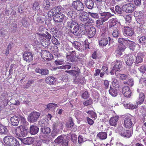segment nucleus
<instances>
[{
	"instance_id": "nucleus-1",
	"label": "nucleus",
	"mask_w": 146,
	"mask_h": 146,
	"mask_svg": "<svg viewBox=\"0 0 146 146\" xmlns=\"http://www.w3.org/2000/svg\"><path fill=\"white\" fill-rule=\"evenodd\" d=\"M66 26L76 36L80 35V31L82 32V34H84L87 32L85 25H84L81 23L79 26L77 22L72 20L68 21L67 23Z\"/></svg>"
},
{
	"instance_id": "nucleus-2",
	"label": "nucleus",
	"mask_w": 146,
	"mask_h": 146,
	"mask_svg": "<svg viewBox=\"0 0 146 146\" xmlns=\"http://www.w3.org/2000/svg\"><path fill=\"white\" fill-rule=\"evenodd\" d=\"M28 130L22 125L17 127L12 131L16 137H24L28 133Z\"/></svg>"
},
{
	"instance_id": "nucleus-3",
	"label": "nucleus",
	"mask_w": 146,
	"mask_h": 146,
	"mask_svg": "<svg viewBox=\"0 0 146 146\" xmlns=\"http://www.w3.org/2000/svg\"><path fill=\"white\" fill-rule=\"evenodd\" d=\"M39 36V38L40 42L42 45L46 46L49 45L50 43V39L51 38V36L49 34L46 35L45 34H40L37 33Z\"/></svg>"
},
{
	"instance_id": "nucleus-4",
	"label": "nucleus",
	"mask_w": 146,
	"mask_h": 146,
	"mask_svg": "<svg viewBox=\"0 0 146 146\" xmlns=\"http://www.w3.org/2000/svg\"><path fill=\"white\" fill-rule=\"evenodd\" d=\"M63 126L62 123L60 121L54 123L52 125L53 131L52 133V137H54L58 134L60 129H62Z\"/></svg>"
},
{
	"instance_id": "nucleus-5",
	"label": "nucleus",
	"mask_w": 146,
	"mask_h": 146,
	"mask_svg": "<svg viewBox=\"0 0 146 146\" xmlns=\"http://www.w3.org/2000/svg\"><path fill=\"white\" fill-rule=\"evenodd\" d=\"M74 69L76 70L66 71V72L69 73L72 76H76L75 78L74 82L75 83L77 84L80 81V76H79L80 73V70L77 67H74Z\"/></svg>"
},
{
	"instance_id": "nucleus-6",
	"label": "nucleus",
	"mask_w": 146,
	"mask_h": 146,
	"mask_svg": "<svg viewBox=\"0 0 146 146\" xmlns=\"http://www.w3.org/2000/svg\"><path fill=\"white\" fill-rule=\"evenodd\" d=\"M105 32L103 33L98 39L99 44L100 46H106L108 43V40L105 35Z\"/></svg>"
},
{
	"instance_id": "nucleus-7",
	"label": "nucleus",
	"mask_w": 146,
	"mask_h": 146,
	"mask_svg": "<svg viewBox=\"0 0 146 146\" xmlns=\"http://www.w3.org/2000/svg\"><path fill=\"white\" fill-rule=\"evenodd\" d=\"M40 115V113L37 112L33 111L31 113L28 117V120L31 123L36 121Z\"/></svg>"
},
{
	"instance_id": "nucleus-8",
	"label": "nucleus",
	"mask_w": 146,
	"mask_h": 146,
	"mask_svg": "<svg viewBox=\"0 0 146 146\" xmlns=\"http://www.w3.org/2000/svg\"><path fill=\"white\" fill-rule=\"evenodd\" d=\"M72 6L74 9L79 11L83 10L84 9L83 3L79 0L73 1Z\"/></svg>"
},
{
	"instance_id": "nucleus-9",
	"label": "nucleus",
	"mask_w": 146,
	"mask_h": 146,
	"mask_svg": "<svg viewBox=\"0 0 146 146\" xmlns=\"http://www.w3.org/2000/svg\"><path fill=\"white\" fill-rule=\"evenodd\" d=\"M135 9V7L133 3H131L124 5L122 7V9L126 13H132Z\"/></svg>"
},
{
	"instance_id": "nucleus-10",
	"label": "nucleus",
	"mask_w": 146,
	"mask_h": 146,
	"mask_svg": "<svg viewBox=\"0 0 146 146\" xmlns=\"http://www.w3.org/2000/svg\"><path fill=\"white\" fill-rule=\"evenodd\" d=\"M122 65V62L119 60H116L115 62V65L113 68V69L111 71V74L113 75L117 71L119 70L121 68Z\"/></svg>"
},
{
	"instance_id": "nucleus-11",
	"label": "nucleus",
	"mask_w": 146,
	"mask_h": 146,
	"mask_svg": "<svg viewBox=\"0 0 146 146\" xmlns=\"http://www.w3.org/2000/svg\"><path fill=\"white\" fill-rule=\"evenodd\" d=\"M61 11L60 7H55L51 10L48 11V15L49 17H51L54 16L56 14L59 13Z\"/></svg>"
},
{
	"instance_id": "nucleus-12",
	"label": "nucleus",
	"mask_w": 146,
	"mask_h": 146,
	"mask_svg": "<svg viewBox=\"0 0 146 146\" xmlns=\"http://www.w3.org/2000/svg\"><path fill=\"white\" fill-rule=\"evenodd\" d=\"M134 34V31L133 29L128 27H124L123 34L125 36H132Z\"/></svg>"
},
{
	"instance_id": "nucleus-13",
	"label": "nucleus",
	"mask_w": 146,
	"mask_h": 146,
	"mask_svg": "<svg viewBox=\"0 0 146 146\" xmlns=\"http://www.w3.org/2000/svg\"><path fill=\"white\" fill-rule=\"evenodd\" d=\"M129 42L127 44L129 45V47L130 50L132 51H137L140 49V45L137 43H136L133 42L129 40Z\"/></svg>"
},
{
	"instance_id": "nucleus-14",
	"label": "nucleus",
	"mask_w": 146,
	"mask_h": 146,
	"mask_svg": "<svg viewBox=\"0 0 146 146\" xmlns=\"http://www.w3.org/2000/svg\"><path fill=\"white\" fill-rule=\"evenodd\" d=\"M124 59L126 64L129 66L131 65L134 61L133 57L131 54L125 56Z\"/></svg>"
},
{
	"instance_id": "nucleus-15",
	"label": "nucleus",
	"mask_w": 146,
	"mask_h": 146,
	"mask_svg": "<svg viewBox=\"0 0 146 146\" xmlns=\"http://www.w3.org/2000/svg\"><path fill=\"white\" fill-rule=\"evenodd\" d=\"M122 93L123 95L126 97L129 98L131 96V91L130 88L127 86H125L123 88Z\"/></svg>"
},
{
	"instance_id": "nucleus-16",
	"label": "nucleus",
	"mask_w": 146,
	"mask_h": 146,
	"mask_svg": "<svg viewBox=\"0 0 146 146\" xmlns=\"http://www.w3.org/2000/svg\"><path fill=\"white\" fill-rule=\"evenodd\" d=\"M89 16V13L85 11L80 12L79 14V19L82 22H85L88 20Z\"/></svg>"
},
{
	"instance_id": "nucleus-17",
	"label": "nucleus",
	"mask_w": 146,
	"mask_h": 146,
	"mask_svg": "<svg viewBox=\"0 0 146 146\" xmlns=\"http://www.w3.org/2000/svg\"><path fill=\"white\" fill-rule=\"evenodd\" d=\"M64 19V16L61 13L59 12L53 17L54 21L56 23H60L62 22Z\"/></svg>"
},
{
	"instance_id": "nucleus-18",
	"label": "nucleus",
	"mask_w": 146,
	"mask_h": 146,
	"mask_svg": "<svg viewBox=\"0 0 146 146\" xmlns=\"http://www.w3.org/2000/svg\"><path fill=\"white\" fill-rule=\"evenodd\" d=\"M99 4L100 6L98 5V7L101 10L103 9H109L111 6V2L109 1H107L106 2H100Z\"/></svg>"
},
{
	"instance_id": "nucleus-19",
	"label": "nucleus",
	"mask_w": 146,
	"mask_h": 146,
	"mask_svg": "<svg viewBox=\"0 0 146 146\" xmlns=\"http://www.w3.org/2000/svg\"><path fill=\"white\" fill-rule=\"evenodd\" d=\"M23 57L24 60L30 62L33 60V55L30 52H24Z\"/></svg>"
},
{
	"instance_id": "nucleus-20",
	"label": "nucleus",
	"mask_w": 146,
	"mask_h": 146,
	"mask_svg": "<svg viewBox=\"0 0 146 146\" xmlns=\"http://www.w3.org/2000/svg\"><path fill=\"white\" fill-rule=\"evenodd\" d=\"M100 14L102 17L101 20L102 22L107 21L112 16V15L109 12L101 13H100Z\"/></svg>"
},
{
	"instance_id": "nucleus-21",
	"label": "nucleus",
	"mask_w": 146,
	"mask_h": 146,
	"mask_svg": "<svg viewBox=\"0 0 146 146\" xmlns=\"http://www.w3.org/2000/svg\"><path fill=\"white\" fill-rule=\"evenodd\" d=\"M124 126L126 128H130L133 126V123L129 117H126L124 121Z\"/></svg>"
},
{
	"instance_id": "nucleus-22",
	"label": "nucleus",
	"mask_w": 146,
	"mask_h": 146,
	"mask_svg": "<svg viewBox=\"0 0 146 146\" xmlns=\"http://www.w3.org/2000/svg\"><path fill=\"white\" fill-rule=\"evenodd\" d=\"M14 138L11 136H6L4 138V142L7 146H10Z\"/></svg>"
},
{
	"instance_id": "nucleus-23",
	"label": "nucleus",
	"mask_w": 146,
	"mask_h": 146,
	"mask_svg": "<svg viewBox=\"0 0 146 146\" xmlns=\"http://www.w3.org/2000/svg\"><path fill=\"white\" fill-rule=\"evenodd\" d=\"M42 58L50 60L52 58V56H51L50 52L47 50H43L42 51L41 54Z\"/></svg>"
},
{
	"instance_id": "nucleus-24",
	"label": "nucleus",
	"mask_w": 146,
	"mask_h": 146,
	"mask_svg": "<svg viewBox=\"0 0 146 146\" xmlns=\"http://www.w3.org/2000/svg\"><path fill=\"white\" fill-rule=\"evenodd\" d=\"M96 32V29L94 27H91L88 29L87 34L89 38L93 37L95 35Z\"/></svg>"
},
{
	"instance_id": "nucleus-25",
	"label": "nucleus",
	"mask_w": 146,
	"mask_h": 146,
	"mask_svg": "<svg viewBox=\"0 0 146 146\" xmlns=\"http://www.w3.org/2000/svg\"><path fill=\"white\" fill-rule=\"evenodd\" d=\"M20 139L23 143L25 144L30 145L32 144L34 141V139L32 137L20 138Z\"/></svg>"
},
{
	"instance_id": "nucleus-26",
	"label": "nucleus",
	"mask_w": 146,
	"mask_h": 146,
	"mask_svg": "<svg viewBox=\"0 0 146 146\" xmlns=\"http://www.w3.org/2000/svg\"><path fill=\"white\" fill-rule=\"evenodd\" d=\"M119 119V117L118 116L111 117L109 121L110 125L111 126H115L117 124Z\"/></svg>"
},
{
	"instance_id": "nucleus-27",
	"label": "nucleus",
	"mask_w": 146,
	"mask_h": 146,
	"mask_svg": "<svg viewBox=\"0 0 146 146\" xmlns=\"http://www.w3.org/2000/svg\"><path fill=\"white\" fill-rule=\"evenodd\" d=\"M39 128L36 125H32L30 127L29 133L32 135H35L38 131Z\"/></svg>"
},
{
	"instance_id": "nucleus-28",
	"label": "nucleus",
	"mask_w": 146,
	"mask_h": 146,
	"mask_svg": "<svg viewBox=\"0 0 146 146\" xmlns=\"http://www.w3.org/2000/svg\"><path fill=\"white\" fill-rule=\"evenodd\" d=\"M144 56L141 53H138L136 56V63L138 64L141 62L143 60Z\"/></svg>"
},
{
	"instance_id": "nucleus-29",
	"label": "nucleus",
	"mask_w": 146,
	"mask_h": 146,
	"mask_svg": "<svg viewBox=\"0 0 146 146\" xmlns=\"http://www.w3.org/2000/svg\"><path fill=\"white\" fill-rule=\"evenodd\" d=\"M19 118L16 116H14L11 118V124L14 126L18 125L19 121Z\"/></svg>"
},
{
	"instance_id": "nucleus-30",
	"label": "nucleus",
	"mask_w": 146,
	"mask_h": 146,
	"mask_svg": "<svg viewBox=\"0 0 146 146\" xmlns=\"http://www.w3.org/2000/svg\"><path fill=\"white\" fill-rule=\"evenodd\" d=\"M85 4L89 9H91L93 8L94 3L92 0H85Z\"/></svg>"
},
{
	"instance_id": "nucleus-31",
	"label": "nucleus",
	"mask_w": 146,
	"mask_h": 146,
	"mask_svg": "<svg viewBox=\"0 0 146 146\" xmlns=\"http://www.w3.org/2000/svg\"><path fill=\"white\" fill-rule=\"evenodd\" d=\"M56 80V79L53 77H47L46 79V82L50 85L54 84Z\"/></svg>"
},
{
	"instance_id": "nucleus-32",
	"label": "nucleus",
	"mask_w": 146,
	"mask_h": 146,
	"mask_svg": "<svg viewBox=\"0 0 146 146\" xmlns=\"http://www.w3.org/2000/svg\"><path fill=\"white\" fill-rule=\"evenodd\" d=\"M72 44L73 46L78 50L81 51L82 50V45L80 42L74 41L73 42Z\"/></svg>"
},
{
	"instance_id": "nucleus-33",
	"label": "nucleus",
	"mask_w": 146,
	"mask_h": 146,
	"mask_svg": "<svg viewBox=\"0 0 146 146\" xmlns=\"http://www.w3.org/2000/svg\"><path fill=\"white\" fill-rule=\"evenodd\" d=\"M97 136L101 140L106 139L107 137V135L106 132H101L98 133Z\"/></svg>"
},
{
	"instance_id": "nucleus-34",
	"label": "nucleus",
	"mask_w": 146,
	"mask_h": 146,
	"mask_svg": "<svg viewBox=\"0 0 146 146\" xmlns=\"http://www.w3.org/2000/svg\"><path fill=\"white\" fill-rule=\"evenodd\" d=\"M145 99L144 94L142 93H141L139 94V98L136 102L137 105H140L142 104Z\"/></svg>"
},
{
	"instance_id": "nucleus-35",
	"label": "nucleus",
	"mask_w": 146,
	"mask_h": 146,
	"mask_svg": "<svg viewBox=\"0 0 146 146\" xmlns=\"http://www.w3.org/2000/svg\"><path fill=\"white\" fill-rule=\"evenodd\" d=\"M68 16L72 19H75L77 17V13L75 11L71 10L69 11L68 13Z\"/></svg>"
},
{
	"instance_id": "nucleus-36",
	"label": "nucleus",
	"mask_w": 146,
	"mask_h": 146,
	"mask_svg": "<svg viewBox=\"0 0 146 146\" xmlns=\"http://www.w3.org/2000/svg\"><path fill=\"white\" fill-rule=\"evenodd\" d=\"M65 140V138L62 136H58L54 140V142L57 144H61Z\"/></svg>"
},
{
	"instance_id": "nucleus-37",
	"label": "nucleus",
	"mask_w": 146,
	"mask_h": 146,
	"mask_svg": "<svg viewBox=\"0 0 146 146\" xmlns=\"http://www.w3.org/2000/svg\"><path fill=\"white\" fill-rule=\"evenodd\" d=\"M117 90L116 89H114L111 86L110 87V89L109 90V93L112 96L115 97L117 95Z\"/></svg>"
},
{
	"instance_id": "nucleus-38",
	"label": "nucleus",
	"mask_w": 146,
	"mask_h": 146,
	"mask_svg": "<svg viewBox=\"0 0 146 146\" xmlns=\"http://www.w3.org/2000/svg\"><path fill=\"white\" fill-rule=\"evenodd\" d=\"M7 132L8 130L7 127L4 125L0 124V133L2 134H5Z\"/></svg>"
},
{
	"instance_id": "nucleus-39",
	"label": "nucleus",
	"mask_w": 146,
	"mask_h": 146,
	"mask_svg": "<svg viewBox=\"0 0 146 146\" xmlns=\"http://www.w3.org/2000/svg\"><path fill=\"white\" fill-rule=\"evenodd\" d=\"M50 7L49 2L48 0H44L43 3V7L46 10L48 9Z\"/></svg>"
},
{
	"instance_id": "nucleus-40",
	"label": "nucleus",
	"mask_w": 146,
	"mask_h": 146,
	"mask_svg": "<svg viewBox=\"0 0 146 146\" xmlns=\"http://www.w3.org/2000/svg\"><path fill=\"white\" fill-rule=\"evenodd\" d=\"M129 42V40L125 39L123 38H119L118 39L119 44H127Z\"/></svg>"
},
{
	"instance_id": "nucleus-41",
	"label": "nucleus",
	"mask_w": 146,
	"mask_h": 146,
	"mask_svg": "<svg viewBox=\"0 0 146 146\" xmlns=\"http://www.w3.org/2000/svg\"><path fill=\"white\" fill-rule=\"evenodd\" d=\"M118 21L116 19H112L109 21L110 25L109 27H111L115 25L117 23Z\"/></svg>"
},
{
	"instance_id": "nucleus-42",
	"label": "nucleus",
	"mask_w": 146,
	"mask_h": 146,
	"mask_svg": "<svg viewBox=\"0 0 146 146\" xmlns=\"http://www.w3.org/2000/svg\"><path fill=\"white\" fill-rule=\"evenodd\" d=\"M84 114L82 112L78 111L76 114V117L77 119H82L84 116Z\"/></svg>"
},
{
	"instance_id": "nucleus-43",
	"label": "nucleus",
	"mask_w": 146,
	"mask_h": 146,
	"mask_svg": "<svg viewBox=\"0 0 146 146\" xmlns=\"http://www.w3.org/2000/svg\"><path fill=\"white\" fill-rule=\"evenodd\" d=\"M139 42L142 45H144L146 43V37L142 36L138 38Z\"/></svg>"
},
{
	"instance_id": "nucleus-44",
	"label": "nucleus",
	"mask_w": 146,
	"mask_h": 146,
	"mask_svg": "<svg viewBox=\"0 0 146 146\" xmlns=\"http://www.w3.org/2000/svg\"><path fill=\"white\" fill-rule=\"evenodd\" d=\"M112 86H111V87H112V88L115 89H116L117 90L118 89L119 87V85L118 82L117 80L115 79L112 82Z\"/></svg>"
},
{
	"instance_id": "nucleus-45",
	"label": "nucleus",
	"mask_w": 146,
	"mask_h": 146,
	"mask_svg": "<svg viewBox=\"0 0 146 146\" xmlns=\"http://www.w3.org/2000/svg\"><path fill=\"white\" fill-rule=\"evenodd\" d=\"M41 131L43 133L46 134L50 132V129L48 127H42L41 128Z\"/></svg>"
},
{
	"instance_id": "nucleus-46",
	"label": "nucleus",
	"mask_w": 146,
	"mask_h": 146,
	"mask_svg": "<svg viewBox=\"0 0 146 146\" xmlns=\"http://www.w3.org/2000/svg\"><path fill=\"white\" fill-rule=\"evenodd\" d=\"M132 134L131 131L129 130H125L122 136L129 138L131 136Z\"/></svg>"
},
{
	"instance_id": "nucleus-47",
	"label": "nucleus",
	"mask_w": 146,
	"mask_h": 146,
	"mask_svg": "<svg viewBox=\"0 0 146 146\" xmlns=\"http://www.w3.org/2000/svg\"><path fill=\"white\" fill-rule=\"evenodd\" d=\"M57 106V104L54 103H51L48 104L47 105V108L49 110H54L55 109Z\"/></svg>"
},
{
	"instance_id": "nucleus-48",
	"label": "nucleus",
	"mask_w": 146,
	"mask_h": 146,
	"mask_svg": "<svg viewBox=\"0 0 146 146\" xmlns=\"http://www.w3.org/2000/svg\"><path fill=\"white\" fill-rule=\"evenodd\" d=\"M116 132L119 133L121 136L125 131V130L123 128L122 126L119 127L116 129Z\"/></svg>"
},
{
	"instance_id": "nucleus-49",
	"label": "nucleus",
	"mask_w": 146,
	"mask_h": 146,
	"mask_svg": "<svg viewBox=\"0 0 146 146\" xmlns=\"http://www.w3.org/2000/svg\"><path fill=\"white\" fill-rule=\"evenodd\" d=\"M119 31L118 29L115 28L113 29L112 35L113 37H117L119 35Z\"/></svg>"
},
{
	"instance_id": "nucleus-50",
	"label": "nucleus",
	"mask_w": 146,
	"mask_h": 146,
	"mask_svg": "<svg viewBox=\"0 0 146 146\" xmlns=\"http://www.w3.org/2000/svg\"><path fill=\"white\" fill-rule=\"evenodd\" d=\"M124 84H127L130 86H132L134 84L133 80L132 79H129L127 82H124Z\"/></svg>"
},
{
	"instance_id": "nucleus-51",
	"label": "nucleus",
	"mask_w": 146,
	"mask_h": 146,
	"mask_svg": "<svg viewBox=\"0 0 146 146\" xmlns=\"http://www.w3.org/2000/svg\"><path fill=\"white\" fill-rule=\"evenodd\" d=\"M10 146H19V143L17 140L14 138Z\"/></svg>"
},
{
	"instance_id": "nucleus-52",
	"label": "nucleus",
	"mask_w": 146,
	"mask_h": 146,
	"mask_svg": "<svg viewBox=\"0 0 146 146\" xmlns=\"http://www.w3.org/2000/svg\"><path fill=\"white\" fill-rule=\"evenodd\" d=\"M126 48V47L124 44H119L117 48L121 51L123 52Z\"/></svg>"
},
{
	"instance_id": "nucleus-53",
	"label": "nucleus",
	"mask_w": 146,
	"mask_h": 146,
	"mask_svg": "<svg viewBox=\"0 0 146 146\" xmlns=\"http://www.w3.org/2000/svg\"><path fill=\"white\" fill-rule=\"evenodd\" d=\"M64 61V60L63 59L58 60H55L54 63L57 65H62L63 64Z\"/></svg>"
},
{
	"instance_id": "nucleus-54",
	"label": "nucleus",
	"mask_w": 146,
	"mask_h": 146,
	"mask_svg": "<svg viewBox=\"0 0 146 146\" xmlns=\"http://www.w3.org/2000/svg\"><path fill=\"white\" fill-rule=\"evenodd\" d=\"M22 23L23 25L25 27H27L29 25V23L27 21L25 18H23L22 19Z\"/></svg>"
},
{
	"instance_id": "nucleus-55",
	"label": "nucleus",
	"mask_w": 146,
	"mask_h": 146,
	"mask_svg": "<svg viewBox=\"0 0 146 146\" xmlns=\"http://www.w3.org/2000/svg\"><path fill=\"white\" fill-rule=\"evenodd\" d=\"M103 23L102 22V20H101V21L100 20H97L96 22L97 27L100 29L101 27V26L103 24Z\"/></svg>"
},
{
	"instance_id": "nucleus-56",
	"label": "nucleus",
	"mask_w": 146,
	"mask_h": 146,
	"mask_svg": "<svg viewBox=\"0 0 146 146\" xmlns=\"http://www.w3.org/2000/svg\"><path fill=\"white\" fill-rule=\"evenodd\" d=\"M71 67V65L70 64L66 65L64 66H62L58 67L59 69H66V68L70 69Z\"/></svg>"
},
{
	"instance_id": "nucleus-57",
	"label": "nucleus",
	"mask_w": 146,
	"mask_h": 146,
	"mask_svg": "<svg viewBox=\"0 0 146 146\" xmlns=\"http://www.w3.org/2000/svg\"><path fill=\"white\" fill-rule=\"evenodd\" d=\"M87 113L90 115L92 118H95L96 117V113L93 111H88L87 112Z\"/></svg>"
},
{
	"instance_id": "nucleus-58",
	"label": "nucleus",
	"mask_w": 146,
	"mask_h": 146,
	"mask_svg": "<svg viewBox=\"0 0 146 146\" xmlns=\"http://www.w3.org/2000/svg\"><path fill=\"white\" fill-rule=\"evenodd\" d=\"M115 9L116 12L119 14L121 13L122 11L121 8L118 5H117L115 7Z\"/></svg>"
},
{
	"instance_id": "nucleus-59",
	"label": "nucleus",
	"mask_w": 146,
	"mask_h": 146,
	"mask_svg": "<svg viewBox=\"0 0 146 146\" xmlns=\"http://www.w3.org/2000/svg\"><path fill=\"white\" fill-rule=\"evenodd\" d=\"M137 17V22L139 24H142L143 23V17H141L139 15Z\"/></svg>"
},
{
	"instance_id": "nucleus-60",
	"label": "nucleus",
	"mask_w": 146,
	"mask_h": 146,
	"mask_svg": "<svg viewBox=\"0 0 146 146\" xmlns=\"http://www.w3.org/2000/svg\"><path fill=\"white\" fill-rule=\"evenodd\" d=\"M87 22L85 23V26H87L89 25H92L94 23V21L90 19H88V20L87 21Z\"/></svg>"
},
{
	"instance_id": "nucleus-61",
	"label": "nucleus",
	"mask_w": 146,
	"mask_h": 146,
	"mask_svg": "<svg viewBox=\"0 0 146 146\" xmlns=\"http://www.w3.org/2000/svg\"><path fill=\"white\" fill-rule=\"evenodd\" d=\"M52 42L53 44L56 45H58L59 44V43L57 40L54 37H52Z\"/></svg>"
},
{
	"instance_id": "nucleus-62",
	"label": "nucleus",
	"mask_w": 146,
	"mask_h": 146,
	"mask_svg": "<svg viewBox=\"0 0 146 146\" xmlns=\"http://www.w3.org/2000/svg\"><path fill=\"white\" fill-rule=\"evenodd\" d=\"M86 141L85 138L81 136H79L78 137V141L79 143H81Z\"/></svg>"
},
{
	"instance_id": "nucleus-63",
	"label": "nucleus",
	"mask_w": 146,
	"mask_h": 146,
	"mask_svg": "<svg viewBox=\"0 0 146 146\" xmlns=\"http://www.w3.org/2000/svg\"><path fill=\"white\" fill-rule=\"evenodd\" d=\"M131 15H128L126 16L125 19L126 22L129 23L131 22Z\"/></svg>"
},
{
	"instance_id": "nucleus-64",
	"label": "nucleus",
	"mask_w": 146,
	"mask_h": 146,
	"mask_svg": "<svg viewBox=\"0 0 146 146\" xmlns=\"http://www.w3.org/2000/svg\"><path fill=\"white\" fill-rule=\"evenodd\" d=\"M48 73V71L47 69H42L41 74L42 75H47Z\"/></svg>"
}]
</instances>
